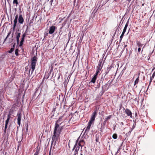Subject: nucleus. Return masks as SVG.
Segmentation results:
<instances>
[{
    "mask_svg": "<svg viewBox=\"0 0 155 155\" xmlns=\"http://www.w3.org/2000/svg\"><path fill=\"white\" fill-rule=\"evenodd\" d=\"M30 71H31V69H30L29 70V73H30Z\"/></svg>",
    "mask_w": 155,
    "mask_h": 155,
    "instance_id": "13d9d810",
    "label": "nucleus"
},
{
    "mask_svg": "<svg viewBox=\"0 0 155 155\" xmlns=\"http://www.w3.org/2000/svg\"><path fill=\"white\" fill-rule=\"evenodd\" d=\"M18 21L19 23L21 24H22L23 23L24 20L21 15L20 14L19 15L18 17Z\"/></svg>",
    "mask_w": 155,
    "mask_h": 155,
    "instance_id": "6e6552de",
    "label": "nucleus"
},
{
    "mask_svg": "<svg viewBox=\"0 0 155 155\" xmlns=\"http://www.w3.org/2000/svg\"><path fill=\"white\" fill-rule=\"evenodd\" d=\"M111 117L112 115H109L108 116H107V117L105 118V120L104 121V122L105 123L107 121L110 119L111 118Z\"/></svg>",
    "mask_w": 155,
    "mask_h": 155,
    "instance_id": "4468645a",
    "label": "nucleus"
},
{
    "mask_svg": "<svg viewBox=\"0 0 155 155\" xmlns=\"http://www.w3.org/2000/svg\"><path fill=\"white\" fill-rule=\"evenodd\" d=\"M127 1H128L129 2H130V0H127Z\"/></svg>",
    "mask_w": 155,
    "mask_h": 155,
    "instance_id": "4d7b16f0",
    "label": "nucleus"
},
{
    "mask_svg": "<svg viewBox=\"0 0 155 155\" xmlns=\"http://www.w3.org/2000/svg\"><path fill=\"white\" fill-rule=\"evenodd\" d=\"M139 77H138V78L136 79L134 82V86H135L136 85L138 84L139 81Z\"/></svg>",
    "mask_w": 155,
    "mask_h": 155,
    "instance_id": "aec40b11",
    "label": "nucleus"
},
{
    "mask_svg": "<svg viewBox=\"0 0 155 155\" xmlns=\"http://www.w3.org/2000/svg\"><path fill=\"white\" fill-rule=\"evenodd\" d=\"M53 0H50V3H51V5H52V2H53Z\"/></svg>",
    "mask_w": 155,
    "mask_h": 155,
    "instance_id": "c03bdc74",
    "label": "nucleus"
},
{
    "mask_svg": "<svg viewBox=\"0 0 155 155\" xmlns=\"http://www.w3.org/2000/svg\"><path fill=\"white\" fill-rule=\"evenodd\" d=\"M55 27L54 26H52L50 27L49 29V33L50 34H52L53 33L55 30Z\"/></svg>",
    "mask_w": 155,
    "mask_h": 155,
    "instance_id": "1a4fd4ad",
    "label": "nucleus"
},
{
    "mask_svg": "<svg viewBox=\"0 0 155 155\" xmlns=\"http://www.w3.org/2000/svg\"><path fill=\"white\" fill-rule=\"evenodd\" d=\"M128 26V23L127 22L125 26V27L124 28V29H123V30H124V31H126V29H127V28Z\"/></svg>",
    "mask_w": 155,
    "mask_h": 155,
    "instance_id": "cd10ccee",
    "label": "nucleus"
},
{
    "mask_svg": "<svg viewBox=\"0 0 155 155\" xmlns=\"http://www.w3.org/2000/svg\"><path fill=\"white\" fill-rule=\"evenodd\" d=\"M14 49L13 48H12L9 51H8V53H12V52H13Z\"/></svg>",
    "mask_w": 155,
    "mask_h": 155,
    "instance_id": "2f4dec72",
    "label": "nucleus"
},
{
    "mask_svg": "<svg viewBox=\"0 0 155 155\" xmlns=\"http://www.w3.org/2000/svg\"><path fill=\"white\" fill-rule=\"evenodd\" d=\"M11 31H10L8 33V35H7L6 37V38L5 39L4 41H6V40L7 39V38L9 36V35H10L11 34Z\"/></svg>",
    "mask_w": 155,
    "mask_h": 155,
    "instance_id": "7c9ffc66",
    "label": "nucleus"
},
{
    "mask_svg": "<svg viewBox=\"0 0 155 155\" xmlns=\"http://www.w3.org/2000/svg\"><path fill=\"white\" fill-rule=\"evenodd\" d=\"M13 33H12V37H13Z\"/></svg>",
    "mask_w": 155,
    "mask_h": 155,
    "instance_id": "864d4df0",
    "label": "nucleus"
},
{
    "mask_svg": "<svg viewBox=\"0 0 155 155\" xmlns=\"http://www.w3.org/2000/svg\"><path fill=\"white\" fill-rule=\"evenodd\" d=\"M18 48L16 49L15 51V55L17 56L18 55Z\"/></svg>",
    "mask_w": 155,
    "mask_h": 155,
    "instance_id": "393cba45",
    "label": "nucleus"
},
{
    "mask_svg": "<svg viewBox=\"0 0 155 155\" xmlns=\"http://www.w3.org/2000/svg\"><path fill=\"white\" fill-rule=\"evenodd\" d=\"M13 4H15L16 5V6H17L18 4V0H13Z\"/></svg>",
    "mask_w": 155,
    "mask_h": 155,
    "instance_id": "a878e982",
    "label": "nucleus"
},
{
    "mask_svg": "<svg viewBox=\"0 0 155 155\" xmlns=\"http://www.w3.org/2000/svg\"><path fill=\"white\" fill-rule=\"evenodd\" d=\"M100 71H97L96 70L95 73L94 75V76H96L97 77V76L98 74V73L100 72Z\"/></svg>",
    "mask_w": 155,
    "mask_h": 155,
    "instance_id": "473e14b6",
    "label": "nucleus"
},
{
    "mask_svg": "<svg viewBox=\"0 0 155 155\" xmlns=\"http://www.w3.org/2000/svg\"><path fill=\"white\" fill-rule=\"evenodd\" d=\"M71 33L70 32L69 33V34H68L69 40L70 39V37H71Z\"/></svg>",
    "mask_w": 155,
    "mask_h": 155,
    "instance_id": "e433bc0d",
    "label": "nucleus"
},
{
    "mask_svg": "<svg viewBox=\"0 0 155 155\" xmlns=\"http://www.w3.org/2000/svg\"><path fill=\"white\" fill-rule=\"evenodd\" d=\"M62 129L63 127H60V126H59V127L57 129V130L55 134H54V130L51 141V145L53 143H54V145L55 144L56 142L58 140V138L59 136V135L60 134Z\"/></svg>",
    "mask_w": 155,
    "mask_h": 155,
    "instance_id": "f257e3e1",
    "label": "nucleus"
},
{
    "mask_svg": "<svg viewBox=\"0 0 155 155\" xmlns=\"http://www.w3.org/2000/svg\"><path fill=\"white\" fill-rule=\"evenodd\" d=\"M15 19H18V15H16L15 17Z\"/></svg>",
    "mask_w": 155,
    "mask_h": 155,
    "instance_id": "79ce46f5",
    "label": "nucleus"
},
{
    "mask_svg": "<svg viewBox=\"0 0 155 155\" xmlns=\"http://www.w3.org/2000/svg\"><path fill=\"white\" fill-rule=\"evenodd\" d=\"M21 33L19 32L17 33L16 36V40H19V38L20 36Z\"/></svg>",
    "mask_w": 155,
    "mask_h": 155,
    "instance_id": "a211bd4d",
    "label": "nucleus"
},
{
    "mask_svg": "<svg viewBox=\"0 0 155 155\" xmlns=\"http://www.w3.org/2000/svg\"><path fill=\"white\" fill-rule=\"evenodd\" d=\"M102 61L101 60H100L99 62V63L98 64V65L97 66V71H100L101 70V69L103 66V64H102Z\"/></svg>",
    "mask_w": 155,
    "mask_h": 155,
    "instance_id": "39448f33",
    "label": "nucleus"
},
{
    "mask_svg": "<svg viewBox=\"0 0 155 155\" xmlns=\"http://www.w3.org/2000/svg\"><path fill=\"white\" fill-rule=\"evenodd\" d=\"M8 124H5V129H6L7 127Z\"/></svg>",
    "mask_w": 155,
    "mask_h": 155,
    "instance_id": "a19ab883",
    "label": "nucleus"
},
{
    "mask_svg": "<svg viewBox=\"0 0 155 155\" xmlns=\"http://www.w3.org/2000/svg\"><path fill=\"white\" fill-rule=\"evenodd\" d=\"M93 122L91 121H89L88 124V126L87 127H91V125L92 124H93Z\"/></svg>",
    "mask_w": 155,
    "mask_h": 155,
    "instance_id": "5701e85b",
    "label": "nucleus"
},
{
    "mask_svg": "<svg viewBox=\"0 0 155 155\" xmlns=\"http://www.w3.org/2000/svg\"><path fill=\"white\" fill-rule=\"evenodd\" d=\"M28 127H27V130H28Z\"/></svg>",
    "mask_w": 155,
    "mask_h": 155,
    "instance_id": "052dcab7",
    "label": "nucleus"
},
{
    "mask_svg": "<svg viewBox=\"0 0 155 155\" xmlns=\"http://www.w3.org/2000/svg\"><path fill=\"white\" fill-rule=\"evenodd\" d=\"M24 41V40L21 39V41L20 42V44L19 45V46L20 47H21L22 46V45H23V42Z\"/></svg>",
    "mask_w": 155,
    "mask_h": 155,
    "instance_id": "bb28decb",
    "label": "nucleus"
},
{
    "mask_svg": "<svg viewBox=\"0 0 155 155\" xmlns=\"http://www.w3.org/2000/svg\"><path fill=\"white\" fill-rule=\"evenodd\" d=\"M124 34H123V33H122L121 35H120V42L121 41V40H122V39L124 36Z\"/></svg>",
    "mask_w": 155,
    "mask_h": 155,
    "instance_id": "c85d7f7f",
    "label": "nucleus"
},
{
    "mask_svg": "<svg viewBox=\"0 0 155 155\" xmlns=\"http://www.w3.org/2000/svg\"><path fill=\"white\" fill-rule=\"evenodd\" d=\"M37 59V57L35 56L31 59V74H32L35 70Z\"/></svg>",
    "mask_w": 155,
    "mask_h": 155,
    "instance_id": "f03ea898",
    "label": "nucleus"
},
{
    "mask_svg": "<svg viewBox=\"0 0 155 155\" xmlns=\"http://www.w3.org/2000/svg\"><path fill=\"white\" fill-rule=\"evenodd\" d=\"M19 40H17V45H18L19 44Z\"/></svg>",
    "mask_w": 155,
    "mask_h": 155,
    "instance_id": "09e8293b",
    "label": "nucleus"
},
{
    "mask_svg": "<svg viewBox=\"0 0 155 155\" xmlns=\"http://www.w3.org/2000/svg\"><path fill=\"white\" fill-rule=\"evenodd\" d=\"M27 29H26V31L23 34V35H22V38H21V39L23 40H25V37L26 36V32H27Z\"/></svg>",
    "mask_w": 155,
    "mask_h": 155,
    "instance_id": "f3484780",
    "label": "nucleus"
},
{
    "mask_svg": "<svg viewBox=\"0 0 155 155\" xmlns=\"http://www.w3.org/2000/svg\"><path fill=\"white\" fill-rule=\"evenodd\" d=\"M124 110L125 112L127 115L131 118L132 117V114L131 111L127 108L124 109Z\"/></svg>",
    "mask_w": 155,
    "mask_h": 155,
    "instance_id": "0eeeda50",
    "label": "nucleus"
},
{
    "mask_svg": "<svg viewBox=\"0 0 155 155\" xmlns=\"http://www.w3.org/2000/svg\"><path fill=\"white\" fill-rule=\"evenodd\" d=\"M137 45L139 48L141 47L143 45L140 41L137 42Z\"/></svg>",
    "mask_w": 155,
    "mask_h": 155,
    "instance_id": "412c9836",
    "label": "nucleus"
},
{
    "mask_svg": "<svg viewBox=\"0 0 155 155\" xmlns=\"http://www.w3.org/2000/svg\"><path fill=\"white\" fill-rule=\"evenodd\" d=\"M80 155H83V154L82 153H81Z\"/></svg>",
    "mask_w": 155,
    "mask_h": 155,
    "instance_id": "bf43d9fd",
    "label": "nucleus"
},
{
    "mask_svg": "<svg viewBox=\"0 0 155 155\" xmlns=\"http://www.w3.org/2000/svg\"><path fill=\"white\" fill-rule=\"evenodd\" d=\"M155 76V72H154L152 74L151 78H153Z\"/></svg>",
    "mask_w": 155,
    "mask_h": 155,
    "instance_id": "49530a36",
    "label": "nucleus"
},
{
    "mask_svg": "<svg viewBox=\"0 0 155 155\" xmlns=\"http://www.w3.org/2000/svg\"><path fill=\"white\" fill-rule=\"evenodd\" d=\"M127 45H124V47H127Z\"/></svg>",
    "mask_w": 155,
    "mask_h": 155,
    "instance_id": "6e6d98bb",
    "label": "nucleus"
},
{
    "mask_svg": "<svg viewBox=\"0 0 155 155\" xmlns=\"http://www.w3.org/2000/svg\"><path fill=\"white\" fill-rule=\"evenodd\" d=\"M6 129H5V130H4V132L5 134L6 133Z\"/></svg>",
    "mask_w": 155,
    "mask_h": 155,
    "instance_id": "3c124183",
    "label": "nucleus"
},
{
    "mask_svg": "<svg viewBox=\"0 0 155 155\" xmlns=\"http://www.w3.org/2000/svg\"><path fill=\"white\" fill-rule=\"evenodd\" d=\"M152 78H151V77H150V81L149 84V86L150 84V83H151V82H152Z\"/></svg>",
    "mask_w": 155,
    "mask_h": 155,
    "instance_id": "ea45409f",
    "label": "nucleus"
},
{
    "mask_svg": "<svg viewBox=\"0 0 155 155\" xmlns=\"http://www.w3.org/2000/svg\"><path fill=\"white\" fill-rule=\"evenodd\" d=\"M61 119L60 118H59L56 121L55 123V127L54 128V134L56 133V131L57 130V129L59 127V126H60L61 123H59L61 121Z\"/></svg>",
    "mask_w": 155,
    "mask_h": 155,
    "instance_id": "7ed1b4c3",
    "label": "nucleus"
},
{
    "mask_svg": "<svg viewBox=\"0 0 155 155\" xmlns=\"http://www.w3.org/2000/svg\"><path fill=\"white\" fill-rule=\"evenodd\" d=\"M97 113L96 111H94L92 113L91 117L90 120V121L94 122L95 120V117L97 115Z\"/></svg>",
    "mask_w": 155,
    "mask_h": 155,
    "instance_id": "423d86ee",
    "label": "nucleus"
},
{
    "mask_svg": "<svg viewBox=\"0 0 155 155\" xmlns=\"http://www.w3.org/2000/svg\"><path fill=\"white\" fill-rule=\"evenodd\" d=\"M120 125H124V123L122 122H121L120 123Z\"/></svg>",
    "mask_w": 155,
    "mask_h": 155,
    "instance_id": "de8ad7c7",
    "label": "nucleus"
},
{
    "mask_svg": "<svg viewBox=\"0 0 155 155\" xmlns=\"http://www.w3.org/2000/svg\"><path fill=\"white\" fill-rule=\"evenodd\" d=\"M135 125H136V123H134L133 126L131 130H132L135 128Z\"/></svg>",
    "mask_w": 155,
    "mask_h": 155,
    "instance_id": "c9c22d12",
    "label": "nucleus"
},
{
    "mask_svg": "<svg viewBox=\"0 0 155 155\" xmlns=\"http://www.w3.org/2000/svg\"><path fill=\"white\" fill-rule=\"evenodd\" d=\"M15 43L13 45V46H12V48H13L14 49V48L15 47Z\"/></svg>",
    "mask_w": 155,
    "mask_h": 155,
    "instance_id": "37998d69",
    "label": "nucleus"
},
{
    "mask_svg": "<svg viewBox=\"0 0 155 155\" xmlns=\"http://www.w3.org/2000/svg\"><path fill=\"white\" fill-rule=\"evenodd\" d=\"M97 77L94 75V77L92 78L91 82H92L94 84L95 83L96 81V80L97 79Z\"/></svg>",
    "mask_w": 155,
    "mask_h": 155,
    "instance_id": "f8f14e48",
    "label": "nucleus"
},
{
    "mask_svg": "<svg viewBox=\"0 0 155 155\" xmlns=\"http://www.w3.org/2000/svg\"><path fill=\"white\" fill-rule=\"evenodd\" d=\"M78 153V152H76L75 151H74V155H76Z\"/></svg>",
    "mask_w": 155,
    "mask_h": 155,
    "instance_id": "8fccbe9b",
    "label": "nucleus"
},
{
    "mask_svg": "<svg viewBox=\"0 0 155 155\" xmlns=\"http://www.w3.org/2000/svg\"><path fill=\"white\" fill-rule=\"evenodd\" d=\"M39 153V151L37 150L35 153L34 155H38Z\"/></svg>",
    "mask_w": 155,
    "mask_h": 155,
    "instance_id": "f704fd0d",
    "label": "nucleus"
},
{
    "mask_svg": "<svg viewBox=\"0 0 155 155\" xmlns=\"http://www.w3.org/2000/svg\"><path fill=\"white\" fill-rule=\"evenodd\" d=\"M75 149V152H78V151L79 149V147H77Z\"/></svg>",
    "mask_w": 155,
    "mask_h": 155,
    "instance_id": "72a5a7b5",
    "label": "nucleus"
},
{
    "mask_svg": "<svg viewBox=\"0 0 155 155\" xmlns=\"http://www.w3.org/2000/svg\"><path fill=\"white\" fill-rule=\"evenodd\" d=\"M125 32H126V31L123 30V31L122 33H123V34H124V33H125Z\"/></svg>",
    "mask_w": 155,
    "mask_h": 155,
    "instance_id": "603ef678",
    "label": "nucleus"
},
{
    "mask_svg": "<svg viewBox=\"0 0 155 155\" xmlns=\"http://www.w3.org/2000/svg\"><path fill=\"white\" fill-rule=\"evenodd\" d=\"M111 66H110L109 65L108 66V67L107 68V71L105 72V75L107 74L108 73L109 71L111 69Z\"/></svg>",
    "mask_w": 155,
    "mask_h": 155,
    "instance_id": "ddd939ff",
    "label": "nucleus"
},
{
    "mask_svg": "<svg viewBox=\"0 0 155 155\" xmlns=\"http://www.w3.org/2000/svg\"><path fill=\"white\" fill-rule=\"evenodd\" d=\"M152 78H151V77H150V81L149 84V86L150 84V83H151V82H152Z\"/></svg>",
    "mask_w": 155,
    "mask_h": 155,
    "instance_id": "58836bf2",
    "label": "nucleus"
},
{
    "mask_svg": "<svg viewBox=\"0 0 155 155\" xmlns=\"http://www.w3.org/2000/svg\"><path fill=\"white\" fill-rule=\"evenodd\" d=\"M90 127H88L87 126V127H86V129L85 130V131L84 132V134H87L88 133V132L89 130L90 129Z\"/></svg>",
    "mask_w": 155,
    "mask_h": 155,
    "instance_id": "6ab92c4d",
    "label": "nucleus"
},
{
    "mask_svg": "<svg viewBox=\"0 0 155 155\" xmlns=\"http://www.w3.org/2000/svg\"><path fill=\"white\" fill-rule=\"evenodd\" d=\"M21 113L20 112L18 111L17 116V123L19 126H20L21 124Z\"/></svg>",
    "mask_w": 155,
    "mask_h": 155,
    "instance_id": "20e7f679",
    "label": "nucleus"
},
{
    "mask_svg": "<svg viewBox=\"0 0 155 155\" xmlns=\"http://www.w3.org/2000/svg\"><path fill=\"white\" fill-rule=\"evenodd\" d=\"M10 116L9 115H8L7 119L5 121V124H8L10 120Z\"/></svg>",
    "mask_w": 155,
    "mask_h": 155,
    "instance_id": "dca6fc26",
    "label": "nucleus"
},
{
    "mask_svg": "<svg viewBox=\"0 0 155 155\" xmlns=\"http://www.w3.org/2000/svg\"><path fill=\"white\" fill-rule=\"evenodd\" d=\"M79 139V138H78V139L76 141L75 144L74 145L73 147V148L72 149L73 150L77 147Z\"/></svg>",
    "mask_w": 155,
    "mask_h": 155,
    "instance_id": "2eb2a0df",
    "label": "nucleus"
},
{
    "mask_svg": "<svg viewBox=\"0 0 155 155\" xmlns=\"http://www.w3.org/2000/svg\"><path fill=\"white\" fill-rule=\"evenodd\" d=\"M93 122L91 121H89L88 124V126L87 127H91V125L92 124H93Z\"/></svg>",
    "mask_w": 155,
    "mask_h": 155,
    "instance_id": "b1692460",
    "label": "nucleus"
},
{
    "mask_svg": "<svg viewBox=\"0 0 155 155\" xmlns=\"http://www.w3.org/2000/svg\"><path fill=\"white\" fill-rule=\"evenodd\" d=\"M84 140H81L78 143V145L77 147H80L81 146V147H82L83 146H84Z\"/></svg>",
    "mask_w": 155,
    "mask_h": 155,
    "instance_id": "9d476101",
    "label": "nucleus"
},
{
    "mask_svg": "<svg viewBox=\"0 0 155 155\" xmlns=\"http://www.w3.org/2000/svg\"><path fill=\"white\" fill-rule=\"evenodd\" d=\"M141 50L140 48H139L138 49V52H140Z\"/></svg>",
    "mask_w": 155,
    "mask_h": 155,
    "instance_id": "a18cd8bd",
    "label": "nucleus"
},
{
    "mask_svg": "<svg viewBox=\"0 0 155 155\" xmlns=\"http://www.w3.org/2000/svg\"><path fill=\"white\" fill-rule=\"evenodd\" d=\"M112 137L114 139H116L117 138V135L116 134H113L112 136Z\"/></svg>",
    "mask_w": 155,
    "mask_h": 155,
    "instance_id": "c756f323",
    "label": "nucleus"
},
{
    "mask_svg": "<svg viewBox=\"0 0 155 155\" xmlns=\"http://www.w3.org/2000/svg\"><path fill=\"white\" fill-rule=\"evenodd\" d=\"M60 75H59V76H58V79H59L60 78Z\"/></svg>",
    "mask_w": 155,
    "mask_h": 155,
    "instance_id": "5fc2aeb1",
    "label": "nucleus"
},
{
    "mask_svg": "<svg viewBox=\"0 0 155 155\" xmlns=\"http://www.w3.org/2000/svg\"><path fill=\"white\" fill-rule=\"evenodd\" d=\"M52 70L51 69V70L49 72V73H48V75H47V76H46V74H47L46 73H45V76H46L47 77V78L48 79V78L49 76H50V74H51V73L52 72Z\"/></svg>",
    "mask_w": 155,
    "mask_h": 155,
    "instance_id": "4be33fe9",
    "label": "nucleus"
},
{
    "mask_svg": "<svg viewBox=\"0 0 155 155\" xmlns=\"http://www.w3.org/2000/svg\"><path fill=\"white\" fill-rule=\"evenodd\" d=\"M116 31H115L114 32V34H113V36H112V38H114V36H115V34H116Z\"/></svg>",
    "mask_w": 155,
    "mask_h": 155,
    "instance_id": "4c0bfd02",
    "label": "nucleus"
},
{
    "mask_svg": "<svg viewBox=\"0 0 155 155\" xmlns=\"http://www.w3.org/2000/svg\"><path fill=\"white\" fill-rule=\"evenodd\" d=\"M49 1V0H48V1Z\"/></svg>",
    "mask_w": 155,
    "mask_h": 155,
    "instance_id": "680f3d73",
    "label": "nucleus"
},
{
    "mask_svg": "<svg viewBox=\"0 0 155 155\" xmlns=\"http://www.w3.org/2000/svg\"><path fill=\"white\" fill-rule=\"evenodd\" d=\"M130 2L131 1V0H130Z\"/></svg>",
    "mask_w": 155,
    "mask_h": 155,
    "instance_id": "e2e57ef3",
    "label": "nucleus"
},
{
    "mask_svg": "<svg viewBox=\"0 0 155 155\" xmlns=\"http://www.w3.org/2000/svg\"><path fill=\"white\" fill-rule=\"evenodd\" d=\"M18 19H15L14 20V24L13 25V30L14 31L15 30V27L16 26L17 23V22Z\"/></svg>",
    "mask_w": 155,
    "mask_h": 155,
    "instance_id": "9b49d317",
    "label": "nucleus"
}]
</instances>
